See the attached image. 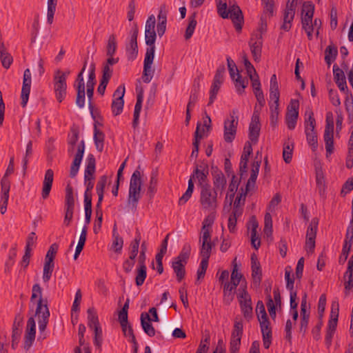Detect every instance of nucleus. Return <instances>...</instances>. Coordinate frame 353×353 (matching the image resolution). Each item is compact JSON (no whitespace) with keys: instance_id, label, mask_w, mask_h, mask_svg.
Wrapping results in <instances>:
<instances>
[{"instance_id":"nucleus-1","label":"nucleus","mask_w":353,"mask_h":353,"mask_svg":"<svg viewBox=\"0 0 353 353\" xmlns=\"http://www.w3.org/2000/svg\"><path fill=\"white\" fill-rule=\"evenodd\" d=\"M36 305L34 317H37L40 336L43 339L46 337L44 333L50 318V310L47 299L43 298L42 288L39 283H35L32 288V295L30 297V311L33 312L34 305Z\"/></svg>"},{"instance_id":"nucleus-2","label":"nucleus","mask_w":353,"mask_h":353,"mask_svg":"<svg viewBox=\"0 0 353 353\" xmlns=\"http://www.w3.org/2000/svg\"><path fill=\"white\" fill-rule=\"evenodd\" d=\"M208 174L209 171H207L206 172H200L198 170V168H194L193 173L188 181V185L185 192L179 198V204L180 205L185 204L191 197L194 188L193 182L194 179L198 180V186L199 189L210 185L208 180Z\"/></svg>"},{"instance_id":"nucleus-3","label":"nucleus","mask_w":353,"mask_h":353,"mask_svg":"<svg viewBox=\"0 0 353 353\" xmlns=\"http://www.w3.org/2000/svg\"><path fill=\"white\" fill-rule=\"evenodd\" d=\"M199 202L203 210H215L218 206V192L210 185L200 188Z\"/></svg>"},{"instance_id":"nucleus-4","label":"nucleus","mask_w":353,"mask_h":353,"mask_svg":"<svg viewBox=\"0 0 353 353\" xmlns=\"http://www.w3.org/2000/svg\"><path fill=\"white\" fill-rule=\"evenodd\" d=\"M70 72L57 70L54 74V92L57 101L61 103L66 95V79Z\"/></svg>"},{"instance_id":"nucleus-5","label":"nucleus","mask_w":353,"mask_h":353,"mask_svg":"<svg viewBox=\"0 0 353 353\" xmlns=\"http://www.w3.org/2000/svg\"><path fill=\"white\" fill-rule=\"evenodd\" d=\"M316 121L312 111L309 112V116L305 121V133L308 144L315 151L318 147L317 133L315 131Z\"/></svg>"},{"instance_id":"nucleus-6","label":"nucleus","mask_w":353,"mask_h":353,"mask_svg":"<svg viewBox=\"0 0 353 353\" xmlns=\"http://www.w3.org/2000/svg\"><path fill=\"white\" fill-rule=\"evenodd\" d=\"M139 33V29L137 25L134 23L133 27L130 31V38L129 42L125 46V56L128 61L127 64L131 63L134 59H136L138 54V45H137V37Z\"/></svg>"},{"instance_id":"nucleus-7","label":"nucleus","mask_w":353,"mask_h":353,"mask_svg":"<svg viewBox=\"0 0 353 353\" xmlns=\"http://www.w3.org/2000/svg\"><path fill=\"white\" fill-rule=\"evenodd\" d=\"M235 114L236 111L232 110L230 118L224 121L223 139L227 143H232L235 139L238 125V117Z\"/></svg>"},{"instance_id":"nucleus-8","label":"nucleus","mask_w":353,"mask_h":353,"mask_svg":"<svg viewBox=\"0 0 353 353\" xmlns=\"http://www.w3.org/2000/svg\"><path fill=\"white\" fill-rule=\"evenodd\" d=\"M157 33L154 31H145V43L148 46L143 66H150L154 60Z\"/></svg>"},{"instance_id":"nucleus-9","label":"nucleus","mask_w":353,"mask_h":353,"mask_svg":"<svg viewBox=\"0 0 353 353\" xmlns=\"http://www.w3.org/2000/svg\"><path fill=\"white\" fill-rule=\"evenodd\" d=\"M318 224L319 219L314 218L307 227L305 245V250L307 252H313L314 250Z\"/></svg>"},{"instance_id":"nucleus-10","label":"nucleus","mask_w":353,"mask_h":353,"mask_svg":"<svg viewBox=\"0 0 353 353\" xmlns=\"http://www.w3.org/2000/svg\"><path fill=\"white\" fill-rule=\"evenodd\" d=\"M227 12H228V18L232 21L236 31L240 32L243 23V16L239 6L235 2L232 3L231 1H229V8L227 9Z\"/></svg>"},{"instance_id":"nucleus-11","label":"nucleus","mask_w":353,"mask_h":353,"mask_svg":"<svg viewBox=\"0 0 353 353\" xmlns=\"http://www.w3.org/2000/svg\"><path fill=\"white\" fill-rule=\"evenodd\" d=\"M256 109V106L254 108V112L249 125V139L254 143L258 141L261 130L259 113Z\"/></svg>"},{"instance_id":"nucleus-12","label":"nucleus","mask_w":353,"mask_h":353,"mask_svg":"<svg viewBox=\"0 0 353 353\" xmlns=\"http://www.w3.org/2000/svg\"><path fill=\"white\" fill-rule=\"evenodd\" d=\"M125 94V87L119 86L114 92L113 97L114 99L112 101L111 108L112 114L114 116L119 115L123 108L124 101L123 97Z\"/></svg>"},{"instance_id":"nucleus-13","label":"nucleus","mask_w":353,"mask_h":353,"mask_svg":"<svg viewBox=\"0 0 353 353\" xmlns=\"http://www.w3.org/2000/svg\"><path fill=\"white\" fill-rule=\"evenodd\" d=\"M295 0H292L291 2L288 0L283 12V23L281 26V29L283 30L289 31L290 30L292 21L295 15Z\"/></svg>"},{"instance_id":"nucleus-14","label":"nucleus","mask_w":353,"mask_h":353,"mask_svg":"<svg viewBox=\"0 0 353 353\" xmlns=\"http://www.w3.org/2000/svg\"><path fill=\"white\" fill-rule=\"evenodd\" d=\"M249 44L254 60L257 63L261 55V48L263 46V37L261 34H252Z\"/></svg>"},{"instance_id":"nucleus-15","label":"nucleus","mask_w":353,"mask_h":353,"mask_svg":"<svg viewBox=\"0 0 353 353\" xmlns=\"http://www.w3.org/2000/svg\"><path fill=\"white\" fill-rule=\"evenodd\" d=\"M32 83V74L29 68H27L23 73V85L21 89V105L23 108L26 106L29 99L30 87Z\"/></svg>"},{"instance_id":"nucleus-16","label":"nucleus","mask_w":353,"mask_h":353,"mask_svg":"<svg viewBox=\"0 0 353 353\" xmlns=\"http://www.w3.org/2000/svg\"><path fill=\"white\" fill-rule=\"evenodd\" d=\"M314 12V6L312 3L310 2L303 3L301 13V24L303 29L314 27V25H312Z\"/></svg>"},{"instance_id":"nucleus-17","label":"nucleus","mask_w":353,"mask_h":353,"mask_svg":"<svg viewBox=\"0 0 353 353\" xmlns=\"http://www.w3.org/2000/svg\"><path fill=\"white\" fill-rule=\"evenodd\" d=\"M228 69L232 79L235 81L237 92L241 94L248 83V80L242 78L241 75V72H243V68H241V70L239 68H228Z\"/></svg>"},{"instance_id":"nucleus-18","label":"nucleus","mask_w":353,"mask_h":353,"mask_svg":"<svg viewBox=\"0 0 353 353\" xmlns=\"http://www.w3.org/2000/svg\"><path fill=\"white\" fill-rule=\"evenodd\" d=\"M212 175L214 185V188L212 189L216 191L217 192H219L221 194L226 186V179L223 172L221 170H219L216 167H212Z\"/></svg>"},{"instance_id":"nucleus-19","label":"nucleus","mask_w":353,"mask_h":353,"mask_svg":"<svg viewBox=\"0 0 353 353\" xmlns=\"http://www.w3.org/2000/svg\"><path fill=\"white\" fill-rule=\"evenodd\" d=\"M205 126L208 127V128H210V125H208L207 122L205 121H204V124H203V126L202 127V129H201V123H197L196 131L194 132V139L192 143L193 150L191 153L190 157H194L195 158H196L198 157L199 143H200V140L203 137V134L204 133V131H205V130H204Z\"/></svg>"},{"instance_id":"nucleus-20","label":"nucleus","mask_w":353,"mask_h":353,"mask_svg":"<svg viewBox=\"0 0 353 353\" xmlns=\"http://www.w3.org/2000/svg\"><path fill=\"white\" fill-rule=\"evenodd\" d=\"M167 13L166 6L165 4L161 5L157 16L158 23L157 26V34L159 37H161L166 30Z\"/></svg>"},{"instance_id":"nucleus-21","label":"nucleus","mask_w":353,"mask_h":353,"mask_svg":"<svg viewBox=\"0 0 353 353\" xmlns=\"http://www.w3.org/2000/svg\"><path fill=\"white\" fill-rule=\"evenodd\" d=\"M53 179V170L52 169L47 170L45 173L41 191V196L43 199H46L50 195V192L52 186Z\"/></svg>"},{"instance_id":"nucleus-22","label":"nucleus","mask_w":353,"mask_h":353,"mask_svg":"<svg viewBox=\"0 0 353 353\" xmlns=\"http://www.w3.org/2000/svg\"><path fill=\"white\" fill-rule=\"evenodd\" d=\"M188 263L187 261L183 262V259L175 257L172 262V268L174 272L176 274V279L181 282L185 276V265Z\"/></svg>"},{"instance_id":"nucleus-23","label":"nucleus","mask_w":353,"mask_h":353,"mask_svg":"<svg viewBox=\"0 0 353 353\" xmlns=\"http://www.w3.org/2000/svg\"><path fill=\"white\" fill-rule=\"evenodd\" d=\"M252 277L255 284L259 285L262 279L261 265L255 254L251 256Z\"/></svg>"},{"instance_id":"nucleus-24","label":"nucleus","mask_w":353,"mask_h":353,"mask_svg":"<svg viewBox=\"0 0 353 353\" xmlns=\"http://www.w3.org/2000/svg\"><path fill=\"white\" fill-rule=\"evenodd\" d=\"M279 97L280 96H277L275 99H273L272 96H270V125L275 128L278 123V117H279Z\"/></svg>"},{"instance_id":"nucleus-25","label":"nucleus","mask_w":353,"mask_h":353,"mask_svg":"<svg viewBox=\"0 0 353 353\" xmlns=\"http://www.w3.org/2000/svg\"><path fill=\"white\" fill-rule=\"evenodd\" d=\"M334 79L339 90L348 92L346 79L343 70L341 68H333Z\"/></svg>"},{"instance_id":"nucleus-26","label":"nucleus","mask_w":353,"mask_h":353,"mask_svg":"<svg viewBox=\"0 0 353 353\" xmlns=\"http://www.w3.org/2000/svg\"><path fill=\"white\" fill-rule=\"evenodd\" d=\"M239 305L243 316L248 321L250 320L253 316L251 297L247 296L245 299H239Z\"/></svg>"},{"instance_id":"nucleus-27","label":"nucleus","mask_w":353,"mask_h":353,"mask_svg":"<svg viewBox=\"0 0 353 353\" xmlns=\"http://www.w3.org/2000/svg\"><path fill=\"white\" fill-rule=\"evenodd\" d=\"M97 122H95L94 123L93 139L97 150L101 152L104 148L105 134L97 128Z\"/></svg>"},{"instance_id":"nucleus-28","label":"nucleus","mask_w":353,"mask_h":353,"mask_svg":"<svg viewBox=\"0 0 353 353\" xmlns=\"http://www.w3.org/2000/svg\"><path fill=\"white\" fill-rule=\"evenodd\" d=\"M141 324L145 333L152 337L155 335V329L150 321V316L148 313L141 314Z\"/></svg>"},{"instance_id":"nucleus-29","label":"nucleus","mask_w":353,"mask_h":353,"mask_svg":"<svg viewBox=\"0 0 353 353\" xmlns=\"http://www.w3.org/2000/svg\"><path fill=\"white\" fill-rule=\"evenodd\" d=\"M96 161L93 154H90L87 158V165L84 172V181L94 179V174L95 172Z\"/></svg>"},{"instance_id":"nucleus-30","label":"nucleus","mask_w":353,"mask_h":353,"mask_svg":"<svg viewBox=\"0 0 353 353\" xmlns=\"http://www.w3.org/2000/svg\"><path fill=\"white\" fill-rule=\"evenodd\" d=\"M141 199V189L129 188L128 203L132 210L135 212L137 205Z\"/></svg>"},{"instance_id":"nucleus-31","label":"nucleus","mask_w":353,"mask_h":353,"mask_svg":"<svg viewBox=\"0 0 353 353\" xmlns=\"http://www.w3.org/2000/svg\"><path fill=\"white\" fill-rule=\"evenodd\" d=\"M248 75L252 81L254 93L262 91L261 83L255 68H245Z\"/></svg>"},{"instance_id":"nucleus-32","label":"nucleus","mask_w":353,"mask_h":353,"mask_svg":"<svg viewBox=\"0 0 353 353\" xmlns=\"http://www.w3.org/2000/svg\"><path fill=\"white\" fill-rule=\"evenodd\" d=\"M14 170V157H12L10 159L6 172L1 180V187L5 188L6 186L7 188H10V181L8 179V176L12 174Z\"/></svg>"},{"instance_id":"nucleus-33","label":"nucleus","mask_w":353,"mask_h":353,"mask_svg":"<svg viewBox=\"0 0 353 353\" xmlns=\"http://www.w3.org/2000/svg\"><path fill=\"white\" fill-rule=\"evenodd\" d=\"M338 54L337 48L333 45H329L325 50V61L330 66L336 59Z\"/></svg>"},{"instance_id":"nucleus-34","label":"nucleus","mask_w":353,"mask_h":353,"mask_svg":"<svg viewBox=\"0 0 353 353\" xmlns=\"http://www.w3.org/2000/svg\"><path fill=\"white\" fill-rule=\"evenodd\" d=\"M88 325L90 329L100 326L98 314L94 307H90L87 310Z\"/></svg>"},{"instance_id":"nucleus-35","label":"nucleus","mask_w":353,"mask_h":353,"mask_svg":"<svg viewBox=\"0 0 353 353\" xmlns=\"http://www.w3.org/2000/svg\"><path fill=\"white\" fill-rule=\"evenodd\" d=\"M196 12H194L192 13L190 17H189V19H188V27L185 30V39L186 40L190 39L194 32V30H195V28L196 26V24H197V21L196 20Z\"/></svg>"},{"instance_id":"nucleus-36","label":"nucleus","mask_w":353,"mask_h":353,"mask_svg":"<svg viewBox=\"0 0 353 353\" xmlns=\"http://www.w3.org/2000/svg\"><path fill=\"white\" fill-rule=\"evenodd\" d=\"M139 170L140 165L137 167V169L133 172L131 176L129 188L141 189L142 181Z\"/></svg>"},{"instance_id":"nucleus-37","label":"nucleus","mask_w":353,"mask_h":353,"mask_svg":"<svg viewBox=\"0 0 353 353\" xmlns=\"http://www.w3.org/2000/svg\"><path fill=\"white\" fill-rule=\"evenodd\" d=\"M65 209H74V199L72 188L68 185L65 189Z\"/></svg>"},{"instance_id":"nucleus-38","label":"nucleus","mask_w":353,"mask_h":353,"mask_svg":"<svg viewBox=\"0 0 353 353\" xmlns=\"http://www.w3.org/2000/svg\"><path fill=\"white\" fill-rule=\"evenodd\" d=\"M54 263L52 261L45 260L43 265V281L47 283L50 281L54 270Z\"/></svg>"},{"instance_id":"nucleus-39","label":"nucleus","mask_w":353,"mask_h":353,"mask_svg":"<svg viewBox=\"0 0 353 353\" xmlns=\"http://www.w3.org/2000/svg\"><path fill=\"white\" fill-rule=\"evenodd\" d=\"M10 188L1 187V207L0 212L1 214H4L7 210L8 201L9 199V192Z\"/></svg>"},{"instance_id":"nucleus-40","label":"nucleus","mask_w":353,"mask_h":353,"mask_svg":"<svg viewBox=\"0 0 353 353\" xmlns=\"http://www.w3.org/2000/svg\"><path fill=\"white\" fill-rule=\"evenodd\" d=\"M113 239L112 245V249L115 252L121 253L123 245V239L117 232L115 228L113 229Z\"/></svg>"},{"instance_id":"nucleus-41","label":"nucleus","mask_w":353,"mask_h":353,"mask_svg":"<svg viewBox=\"0 0 353 353\" xmlns=\"http://www.w3.org/2000/svg\"><path fill=\"white\" fill-rule=\"evenodd\" d=\"M213 244L211 241L202 242L200 255L203 260L209 261Z\"/></svg>"},{"instance_id":"nucleus-42","label":"nucleus","mask_w":353,"mask_h":353,"mask_svg":"<svg viewBox=\"0 0 353 353\" xmlns=\"http://www.w3.org/2000/svg\"><path fill=\"white\" fill-rule=\"evenodd\" d=\"M293 149V142L284 143L283 150V158L286 163H289L292 161Z\"/></svg>"},{"instance_id":"nucleus-43","label":"nucleus","mask_w":353,"mask_h":353,"mask_svg":"<svg viewBox=\"0 0 353 353\" xmlns=\"http://www.w3.org/2000/svg\"><path fill=\"white\" fill-rule=\"evenodd\" d=\"M0 60L2 66H10L13 61L12 55L4 49L3 44L0 49Z\"/></svg>"},{"instance_id":"nucleus-44","label":"nucleus","mask_w":353,"mask_h":353,"mask_svg":"<svg viewBox=\"0 0 353 353\" xmlns=\"http://www.w3.org/2000/svg\"><path fill=\"white\" fill-rule=\"evenodd\" d=\"M270 96H272V97L275 99H276L277 96H280L279 83L275 74H274L270 79Z\"/></svg>"},{"instance_id":"nucleus-45","label":"nucleus","mask_w":353,"mask_h":353,"mask_svg":"<svg viewBox=\"0 0 353 353\" xmlns=\"http://www.w3.org/2000/svg\"><path fill=\"white\" fill-rule=\"evenodd\" d=\"M334 133L324 132V141L325 144L326 154H331L334 151Z\"/></svg>"},{"instance_id":"nucleus-46","label":"nucleus","mask_w":353,"mask_h":353,"mask_svg":"<svg viewBox=\"0 0 353 353\" xmlns=\"http://www.w3.org/2000/svg\"><path fill=\"white\" fill-rule=\"evenodd\" d=\"M158 183V179L157 174L152 173L150 176L149 185L148 188L147 194L149 196L150 199H152L157 192V186Z\"/></svg>"},{"instance_id":"nucleus-47","label":"nucleus","mask_w":353,"mask_h":353,"mask_svg":"<svg viewBox=\"0 0 353 353\" xmlns=\"http://www.w3.org/2000/svg\"><path fill=\"white\" fill-rule=\"evenodd\" d=\"M58 0H48L47 21L49 24L53 22L54 12Z\"/></svg>"},{"instance_id":"nucleus-48","label":"nucleus","mask_w":353,"mask_h":353,"mask_svg":"<svg viewBox=\"0 0 353 353\" xmlns=\"http://www.w3.org/2000/svg\"><path fill=\"white\" fill-rule=\"evenodd\" d=\"M117 40L116 36L114 34H111L108 40V43L106 46V54L107 55H114L117 50Z\"/></svg>"},{"instance_id":"nucleus-49","label":"nucleus","mask_w":353,"mask_h":353,"mask_svg":"<svg viewBox=\"0 0 353 353\" xmlns=\"http://www.w3.org/2000/svg\"><path fill=\"white\" fill-rule=\"evenodd\" d=\"M17 256V250L15 248H12L9 251L8 258L5 263V272L9 273L11 268L14 263V259Z\"/></svg>"},{"instance_id":"nucleus-50","label":"nucleus","mask_w":353,"mask_h":353,"mask_svg":"<svg viewBox=\"0 0 353 353\" xmlns=\"http://www.w3.org/2000/svg\"><path fill=\"white\" fill-rule=\"evenodd\" d=\"M95 83H91L90 82H87V96L88 98V106L90 111V114L92 117L95 119V115L94 114L93 110L94 106L92 103V99L94 94V86Z\"/></svg>"},{"instance_id":"nucleus-51","label":"nucleus","mask_w":353,"mask_h":353,"mask_svg":"<svg viewBox=\"0 0 353 353\" xmlns=\"http://www.w3.org/2000/svg\"><path fill=\"white\" fill-rule=\"evenodd\" d=\"M243 332V325L242 321H235L234 327L232 332L231 337L234 339H241Z\"/></svg>"},{"instance_id":"nucleus-52","label":"nucleus","mask_w":353,"mask_h":353,"mask_svg":"<svg viewBox=\"0 0 353 353\" xmlns=\"http://www.w3.org/2000/svg\"><path fill=\"white\" fill-rule=\"evenodd\" d=\"M32 154H33L32 141H29L26 145L25 156L23 159V170L24 174L26 173V171L28 168L29 158H30L32 157Z\"/></svg>"},{"instance_id":"nucleus-53","label":"nucleus","mask_w":353,"mask_h":353,"mask_svg":"<svg viewBox=\"0 0 353 353\" xmlns=\"http://www.w3.org/2000/svg\"><path fill=\"white\" fill-rule=\"evenodd\" d=\"M146 270L147 268L145 265L139 267V268L137 269V274L135 278V282L137 286H141L144 283V281L147 276Z\"/></svg>"},{"instance_id":"nucleus-54","label":"nucleus","mask_w":353,"mask_h":353,"mask_svg":"<svg viewBox=\"0 0 353 353\" xmlns=\"http://www.w3.org/2000/svg\"><path fill=\"white\" fill-rule=\"evenodd\" d=\"M84 150H85V143H84V141L82 140L78 145L77 152L74 156V159L72 162L73 164L78 165L80 166L81 161H82V158L83 157Z\"/></svg>"},{"instance_id":"nucleus-55","label":"nucleus","mask_w":353,"mask_h":353,"mask_svg":"<svg viewBox=\"0 0 353 353\" xmlns=\"http://www.w3.org/2000/svg\"><path fill=\"white\" fill-rule=\"evenodd\" d=\"M217 12L223 19L228 18V12H227V3L225 0H216Z\"/></svg>"},{"instance_id":"nucleus-56","label":"nucleus","mask_w":353,"mask_h":353,"mask_svg":"<svg viewBox=\"0 0 353 353\" xmlns=\"http://www.w3.org/2000/svg\"><path fill=\"white\" fill-rule=\"evenodd\" d=\"M299 112H296L294 113L287 112L285 119L288 129L294 130L295 128Z\"/></svg>"},{"instance_id":"nucleus-57","label":"nucleus","mask_w":353,"mask_h":353,"mask_svg":"<svg viewBox=\"0 0 353 353\" xmlns=\"http://www.w3.org/2000/svg\"><path fill=\"white\" fill-rule=\"evenodd\" d=\"M236 258H234V259L232 261L233 268L231 274V281L234 282L239 285L243 277V274L238 272V266L236 263Z\"/></svg>"},{"instance_id":"nucleus-58","label":"nucleus","mask_w":353,"mask_h":353,"mask_svg":"<svg viewBox=\"0 0 353 353\" xmlns=\"http://www.w3.org/2000/svg\"><path fill=\"white\" fill-rule=\"evenodd\" d=\"M264 232L267 236L272 234V219L270 212H266L264 217Z\"/></svg>"},{"instance_id":"nucleus-59","label":"nucleus","mask_w":353,"mask_h":353,"mask_svg":"<svg viewBox=\"0 0 353 353\" xmlns=\"http://www.w3.org/2000/svg\"><path fill=\"white\" fill-rule=\"evenodd\" d=\"M352 247V242H350L349 240L345 241L344 244L342 249V253L339 257V263H344L347 257L349 252L350 251Z\"/></svg>"},{"instance_id":"nucleus-60","label":"nucleus","mask_w":353,"mask_h":353,"mask_svg":"<svg viewBox=\"0 0 353 353\" xmlns=\"http://www.w3.org/2000/svg\"><path fill=\"white\" fill-rule=\"evenodd\" d=\"M238 284L234 282L231 281L230 283L226 282L224 285L223 293L225 298L228 297L230 300L233 299V296L232 295V292L236 288Z\"/></svg>"},{"instance_id":"nucleus-61","label":"nucleus","mask_w":353,"mask_h":353,"mask_svg":"<svg viewBox=\"0 0 353 353\" xmlns=\"http://www.w3.org/2000/svg\"><path fill=\"white\" fill-rule=\"evenodd\" d=\"M70 132L72 135L68 138V144L70 145L72 149H73L79 139V131L78 127L72 126L70 129Z\"/></svg>"},{"instance_id":"nucleus-62","label":"nucleus","mask_w":353,"mask_h":353,"mask_svg":"<svg viewBox=\"0 0 353 353\" xmlns=\"http://www.w3.org/2000/svg\"><path fill=\"white\" fill-rule=\"evenodd\" d=\"M225 73V68H221L216 70V72L214 75L212 85H217L221 87V84L223 82V74Z\"/></svg>"},{"instance_id":"nucleus-63","label":"nucleus","mask_w":353,"mask_h":353,"mask_svg":"<svg viewBox=\"0 0 353 353\" xmlns=\"http://www.w3.org/2000/svg\"><path fill=\"white\" fill-rule=\"evenodd\" d=\"M107 180L108 178L105 175H103L99 178L96 186V191L98 195H103Z\"/></svg>"},{"instance_id":"nucleus-64","label":"nucleus","mask_w":353,"mask_h":353,"mask_svg":"<svg viewBox=\"0 0 353 353\" xmlns=\"http://www.w3.org/2000/svg\"><path fill=\"white\" fill-rule=\"evenodd\" d=\"M26 334L32 336H35L36 334V325L33 316H31L27 321Z\"/></svg>"}]
</instances>
